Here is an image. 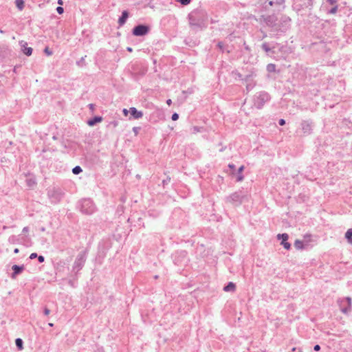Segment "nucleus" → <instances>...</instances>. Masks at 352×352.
<instances>
[{
    "instance_id": "obj_1",
    "label": "nucleus",
    "mask_w": 352,
    "mask_h": 352,
    "mask_svg": "<svg viewBox=\"0 0 352 352\" xmlns=\"http://www.w3.org/2000/svg\"><path fill=\"white\" fill-rule=\"evenodd\" d=\"M189 24L193 28L203 29L206 28L208 24V14L203 10L196 9L190 12L188 15Z\"/></svg>"
},
{
    "instance_id": "obj_2",
    "label": "nucleus",
    "mask_w": 352,
    "mask_h": 352,
    "mask_svg": "<svg viewBox=\"0 0 352 352\" xmlns=\"http://www.w3.org/2000/svg\"><path fill=\"white\" fill-rule=\"evenodd\" d=\"M271 100L270 95L265 91L256 92L253 98L254 107L257 109H261L264 105Z\"/></svg>"
},
{
    "instance_id": "obj_3",
    "label": "nucleus",
    "mask_w": 352,
    "mask_h": 352,
    "mask_svg": "<svg viewBox=\"0 0 352 352\" xmlns=\"http://www.w3.org/2000/svg\"><path fill=\"white\" fill-rule=\"evenodd\" d=\"M80 212L85 214L90 215L95 212L96 207L91 199H83L78 203Z\"/></svg>"
},
{
    "instance_id": "obj_4",
    "label": "nucleus",
    "mask_w": 352,
    "mask_h": 352,
    "mask_svg": "<svg viewBox=\"0 0 352 352\" xmlns=\"http://www.w3.org/2000/svg\"><path fill=\"white\" fill-rule=\"evenodd\" d=\"M247 195L242 190H238L226 198L227 202L232 204L234 206L241 205L243 200L247 198Z\"/></svg>"
},
{
    "instance_id": "obj_5",
    "label": "nucleus",
    "mask_w": 352,
    "mask_h": 352,
    "mask_svg": "<svg viewBox=\"0 0 352 352\" xmlns=\"http://www.w3.org/2000/svg\"><path fill=\"white\" fill-rule=\"evenodd\" d=\"M65 192L58 187H53L47 190V197L52 204H58L63 198Z\"/></svg>"
},
{
    "instance_id": "obj_6",
    "label": "nucleus",
    "mask_w": 352,
    "mask_h": 352,
    "mask_svg": "<svg viewBox=\"0 0 352 352\" xmlns=\"http://www.w3.org/2000/svg\"><path fill=\"white\" fill-rule=\"evenodd\" d=\"M86 254L85 252H80L74 263L72 266V272L77 274L83 267L86 261Z\"/></svg>"
},
{
    "instance_id": "obj_7",
    "label": "nucleus",
    "mask_w": 352,
    "mask_h": 352,
    "mask_svg": "<svg viewBox=\"0 0 352 352\" xmlns=\"http://www.w3.org/2000/svg\"><path fill=\"white\" fill-rule=\"evenodd\" d=\"M149 31L150 28L148 25L144 24H139L133 28L132 34L135 36H143L146 35Z\"/></svg>"
},
{
    "instance_id": "obj_8",
    "label": "nucleus",
    "mask_w": 352,
    "mask_h": 352,
    "mask_svg": "<svg viewBox=\"0 0 352 352\" xmlns=\"http://www.w3.org/2000/svg\"><path fill=\"white\" fill-rule=\"evenodd\" d=\"M338 305L340 309V311L347 314L351 311V298L350 297L344 298L340 300H338Z\"/></svg>"
},
{
    "instance_id": "obj_9",
    "label": "nucleus",
    "mask_w": 352,
    "mask_h": 352,
    "mask_svg": "<svg viewBox=\"0 0 352 352\" xmlns=\"http://www.w3.org/2000/svg\"><path fill=\"white\" fill-rule=\"evenodd\" d=\"M301 129L304 134L309 135L312 132L313 122L311 120H303L301 124Z\"/></svg>"
},
{
    "instance_id": "obj_10",
    "label": "nucleus",
    "mask_w": 352,
    "mask_h": 352,
    "mask_svg": "<svg viewBox=\"0 0 352 352\" xmlns=\"http://www.w3.org/2000/svg\"><path fill=\"white\" fill-rule=\"evenodd\" d=\"M19 45L21 46L22 52L28 56H30L32 55L33 49L30 47H28V43L25 41H19Z\"/></svg>"
},
{
    "instance_id": "obj_11",
    "label": "nucleus",
    "mask_w": 352,
    "mask_h": 352,
    "mask_svg": "<svg viewBox=\"0 0 352 352\" xmlns=\"http://www.w3.org/2000/svg\"><path fill=\"white\" fill-rule=\"evenodd\" d=\"M25 267H24V265H12V270H13V272L11 274V278L12 279H15L16 277L21 274L23 272V271L24 270Z\"/></svg>"
},
{
    "instance_id": "obj_12",
    "label": "nucleus",
    "mask_w": 352,
    "mask_h": 352,
    "mask_svg": "<svg viewBox=\"0 0 352 352\" xmlns=\"http://www.w3.org/2000/svg\"><path fill=\"white\" fill-rule=\"evenodd\" d=\"M11 50L8 45L0 46V57L2 58H7L11 55Z\"/></svg>"
},
{
    "instance_id": "obj_13",
    "label": "nucleus",
    "mask_w": 352,
    "mask_h": 352,
    "mask_svg": "<svg viewBox=\"0 0 352 352\" xmlns=\"http://www.w3.org/2000/svg\"><path fill=\"white\" fill-rule=\"evenodd\" d=\"M129 13L127 10L122 11V14L119 17L118 21V23L119 26H122L126 23V20L129 18Z\"/></svg>"
},
{
    "instance_id": "obj_14",
    "label": "nucleus",
    "mask_w": 352,
    "mask_h": 352,
    "mask_svg": "<svg viewBox=\"0 0 352 352\" xmlns=\"http://www.w3.org/2000/svg\"><path fill=\"white\" fill-rule=\"evenodd\" d=\"M244 80L246 82V89L248 91H251L256 85V83L252 80L251 76H247Z\"/></svg>"
},
{
    "instance_id": "obj_15",
    "label": "nucleus",
    "mask_w": 352,
    "mask_h": 352,
    "mask_svg": "<svg viewBox=\"0 0 352 352\" xmlns=\"http://www.w3.org/2000/svg\"><path fill=\"white\" fill-rule=\"evenodd\" d=\"M129 112L134 119H139L143 116V113L138 111L135 107H131Z\"/></svg>"
},
{
    "instance_id": "obj_16",
    "label": "nucleus",
    "mask_w": 352,
    "mask_h": 352,
    "mask_svg": "<svg viewBox=\"0 0 352 352\" xmlns=\"http://www.w3.org/2000/svg\"><path fill=\"white\" fill-rule=\"evenodd\" d=\"M102 121V117L101 116H94V118L89 119L87 121V124L89 126H94L97 123H99Z\"/></svg>"
},
{
    "instance_id": "obj_17",
    "label": "nucleus",
    "mask_w": 352,
    "mask_h": 352,
    "mask_svg": "<svg viewBox=\"0 0 352 352\" xmlns=\"http://www.w3.org/2000/svg\"><path fill=\"white\" fill-rule=\"evenodd\" d=\"M261 48L267 54H269L270 53H274V49L275 48V46L273 45L272 47H270L267 43H263L261 45Z\"/></svg>"
},
{
    "instance_id": "obj_18",
    "label": "nucleus",
    "mask_w": 352,
    "mask_h": 352,
    "mask_svg": "<svg viewBox=\"0 0 352 352\" xmlns=\"http://www.w3.org/2000/svg\"><path fill=\"white\" fill-rule=\"evenodd\" d=\"M236 289V285L234 283L232 282H229L224 287H223V291L226 292H234Z\"/></svg>"
},
{
    "instance_id": "obj_19",
    "label": "nucleus",
    "mask_w": 352,
    "mask_h": 352,
    "mask_svg": "<svg viewBox=\"0 0 352 352\" xmlns=\"http://www.w3.org/2000/svg\"><path fill=\"white\" fill-rule=\"evenodd\" d=\"M243 169H244V166H241L239 168V169L237 170V173H238L237 178H236L237 182H241L243 179L244 177L242 175V172H243Z\"/></svg>"
},
{
    "instance_id": "obj_20",
    "label": "nucleus",
    "mask_w": 352,
    "mask_h": 352,
    "mask_svg": "<svg viewBox=\"0 0 352 352\" xmlns=\"http://www.w3.org/2000/svg\"><path fill=\"white\" fill-rule=\"evenodd\" d=\"M295 248L296 250H302L304 249L303 242L299 239H296L294 244Z\"/></svg>"
},
{
    "instance_id": "obj_21",
    "label": "nucleus",
    "mask_w": 352,
    "mask_h": 352,
    "mask_svg": "<svg viewBox=\"0 0 352 352\" xmlns=\"http://www.w3.org/2000/svg\"><path fill=\"white\" fill-rule=\"evenodd\" d=\"M217 46L222 52H224L225 51H227L228 53L230 52V51L227 50L228 45H226L221 41L218 42Z\"/></svg>"
},
{
    "instance_id": "obj_22",
    "label": "nucleus",
    "mask_w": 352,
    "mask_h": 352,
    "mask_svg": "<svg viewBox=\"0 0 352 352\" xmlns=\"http://www.w3.org/2000/svg\"><path fill=\"white\" fill-rule=\"evenodd\" d=\"M15 344H16V347L19 350H22L23 349V342L22 339L16 338L15 340Z\"/></svg>"
},
{
    "instance_id": "obj_23",
    "label": "nucleus",
    "mask_w": 352,
    "mask_h": 352,
    "mask_svg": "<svg viewBox=\"0 0 352 352\" xmlns=\"http://www.w3.org/2000/svg\"><path fill=\"white\" fill-rule=\"evenodd\" d=\"M277 238H278V239L281 240V241H287L288 240L289 235L287 234H286V233L278 234L277 235Z\"/></svg>"
},
{
    "instance_id": "obj_24",
    "label": "nucleus",
    "mask_w": 352,
    "mask_h": 352,
    "mask_svg": "<svg viewBox=\"0 0 352 352\" xmlns=\"http://www.w3.org/2000/svg\"><path fill=\"white\" fill-rule=\"evenodd\" d=\"M16 6L20 10H23L24 7V1L23 0H16L15 1Z\"/></svg>"
},
{
    "instance_id": "obj_25",
    "label": "nucleus",
    "mask_w": 352,
    "mask_h": 352,
    "mask_svg": "<svg viewBox=\"0 0 352 352\" xmlns=\"http://www.w3.org/2000/svg\"><path fill=\"white\" fill-rule=\"evenodd\" d=\"M82 172V168L80 166H76L72 169V173L74 175H78V174H80Z\"/></svg>"
},
{
    "instance_id": "obj_26",
    "label": "nucleus",
    "mask_w": 352,
    "mask_h": 352,
    "mask_svg": "<svg viewBox=\"0 0 352 352\" xmlns=\"http://www.w3.org/2000/svg\"><path fill=\"white\" fill-rule=\"evenodd\" d=\"M267 71L268 72H274L276 71V65L274 64H272V63H270L267 65Z\"/></svg>"
},
{
    "instance_id": "obj_27",
    "label": "nucleus",
    "mask_w": 352,
    "mask_h": 352,
    "mask_svg": "<svg viewBox=\"0 0 352 352\" xmlns=\"http://www.w3.org/2000/svg\"><path fill=\"white\" fill-rule=\"evenodd\" d=\"M345 238L346 240L352 239V228L349 229L345 233Z\"/></svg>"
},
{
    "instance_id": "obj_28",
    "label": "nucleus",
    "mask_w": 352,
    "mask_h": 352,
    "mask_svg": "<svg viewBox=\"0 0 352 352\" xmlns=\"http://www.w3.org/2000/svg\"><path fill=\"white\" fill-rule=\"evenodd\" d=\"M280 244L284 247L286 250H289L291 248V244L287 242V241H281Z\"/></svg>"
},
{
    "instance_id": "obj_29",
    "label": "nucleus",
    "mask_w": 352,
    "mask_h": 352,
    "mask_svg": "<svg viewBox=\"0 0 352 352\" xmlns=\"http://www.w3.org/2000/svg\"><path fill=\"white\" fill-rule=\"evenodd\" d=\"M85 57H86V56H85L84 57H82L79 60H78L76 62L77 65H78L79 67L84 66L85 65Z\"/></svg>"
},
{
    "instance_id": "obj_30",
    "label": "nucleus",
    "mask_w": 352,
    "mask_h": 352,
    "mask_svg": "<svg viewBox=\"0 0 352 352\" xmlns=\"http://www.w3.org/2000/svg\"><path fill=\"white\" fill-rule=\"evenodd\" d=\"M192 0H176L177 2L180 3L182 6H187L190 3Z\"/></svg>"
},
{
    "instance_id": "obj_31",
    "label": "nucleus",
    "mask_w": 352,
    "mask_h": 352,
    "mask_svg": "<svg viewBox=\"0 0 352 352\" xmlns=\"http://www.w3.org/2000/svg\"><path fill=\"white\" fill-rule=\"evenodd\" d=\"M44 53L46 54L47 56H51L52 54V51L50 50L48 47H46L44 49Z\"/></svg>"
},
{
    "instance_id": "obj_32",
    "label": "nucleus",
    "mask_w": 352,
    "mask_h": 352,
    "mask_svg": "<svg viewBox=\"0 0 352 352\" xmlns=\"http://www.w3.org/2000/svg\"><path fill=\"white\" fill-rule=\"evenodd\" d=\"M337 11H338V6L336 5L334 7L331 8V10H329V13L335 14L337 12Z\"/></svg>"
},
{
    "instance_id": "obj_33",
    "label": "nucleus",
    "mask_w": 352,
    "mask_h": 352,
    "mask_svg": "<svg viewBox=\"0 0 352 352\" xmlns=\"http://www.w3.org/2000/svg\"><path fill=\"white\" fill-rule=\"evenodd\" d=\"M140 129H141V127H140V126H134L132 130L134 132L135 135H137L138 134L139 131H140Z\"/></svg>"
},
{
    "instance_id": "obj_34",
    "label": "nucleus",
    "mask_w": 352,
    "mask_h": 352,
    "mask_svg": "<svg viewBox=\"0 0 352 352\" xmlns=\"http://www.w3.org/2000/svg\"><path fill=\"white\" fill-rule=\"evenodd\" d=\"M69 285L72 287H76V280L75 279H70L68 281Z\"/></svg>"
},
{
    "instance_id": "obj_35",
    "label": "nucleus",
    "mask_w": 352,
    "mask_h": 352,
    "mask_svg": "<svg viewBox=\"0 0 352 352\" xmlns=\"http://www.w3.org/2000/svg\"><path fill=\"white\" fill-rule=\"evenodd\" d=\"M56 10L59 14H62L64 12V9L61 6H58Z\"/></svg>"
},
{
    "instance_id": "obj_36",
    "label": "nucleus",
    "mask_w": 352,
    "mask_h": 352,
    "mask_svg": "<svg viewBox=\"0 0 352 352\" xmlns=\"http://www.w3.org/2000/svg\"><path fill=\"white\" fill-rule=\"evenodd\" d=\"M170 177L168 176L166 179H164L162 181L163 186H164L165 185H167L170 182Z\"/></svg>"
},
{
    "instance_id": "obj_37",
    "label": "nucleus",
    "mask_w": 352,
    "mask_h": 352,
    "mask_svg": "<svg viewBox=\"0 0 352 352\" xmlns=\"http://www.w3.org/2000/svg\"><path fill=\"white\" fill-rule=\"evenodd\" d=\"M37 258L40 263H43L45 261V257L42 255L38 256Z\"/></svg>"
},
{
    "instance_id": "obj_38",
    "label": "nucleus",
    "mask_w": 352,
    "mask_h": 352,
    "mask_svg": "<svg viewBox=\"0 0 352 352\" xmlns=\"http://www.w3.org/2000/svg\"><path fill=\"white\" fill-rule=\"evenodd\" d=\"M172 120L175 121L177 120H178L179 118V115L177 113H174L173 115H172V117H171Z\"/></svg>"
},
{
    "instance_id": "obj_39",
    "label": "nucleus",
    "mask_w": 352,
    "mask_h": 352,
    "mask_svg": "<svg viewBox=\"0 0 352 352\" xmlns=\"http://www.w3.org/2000/svg\"><path fill=\"white\" fill-rule=\"evenodd\" d=\"M38 254L36 252L32 253L30 256V259H34L35 258H37Z\"/></svg>"
},
{
    "instance_id": "obj_40",
    "label": "nucleus",
    "mask_w": 352,
    "mask_h": 352,
    "mask_svg": "<svg viewBox=\"0 0 352 352\" xmlns=\"http://www.w3.org/2000/svg\"><path fill=\"white\" fill-rule=\"evenodd\" d=\"M278 124H279V125H280V126H283V125H285V120L284 119H280V120H278Z\"/></svg>"
},
{
    "instance_id": "obj_41",
    "label": "nucleus",
    "mask_w": 352,
    "mask_h": 352,
    "mask_svg": "<svg viewBox=\"0 0 352 352\" xmlns=\"http://www.w3.org/2000/svg\"><path fill=\"white\" fill-rule=\"evenodd\" d=\"M228 167L231 170H234L236 168L235 165L233 164H229Z\"/></svg>"
},
{
    "instance_id": "obj_42",
    "label": "nucleus",
    "mask_w": 352,
    "mask_h": 352,
    "mask_svg": "<svg viewBox=\"0 0 352 352\" xmlns=\"http://www.w3.org/2000/svg\"><path fill=\"white\" fill-rule=\"evenodd\" d=\"M314 350L315 351H319L320 350V346L319 344H316L314 346Z\"/></svg>"
},
{
    "instance_id": "obj_43",
    "label": "nucleus",
    "mask_w": 352,
    "mask_h": 352,
    "mask_svg": "<svg viewBox=\"0 0 352 352\" xmlns=\"http://www.w3.org/2000/svg\"><path fill=\"white\" fill-rule=\"evenodd\" d=\"M327 2L331 4V5H335L337 3V1L336 0H327Z\"/></svg>"
},
{
    "instance_id": "obj_44",
    "label": "nucleus",
    "mask_w": 352,
    "mask_h": 352,
    "mask_svg": "<svg viewBox=\"0 0 352 352\" xmlns=\"http://www.w3.org/2000/svg\"><path fill=\"white\" fill-rule=\"evenodd\" d=\"M88 107L91 111H93L95 109V104H89Z\"/></svg>"
},
{
    "instance_id": "obj_45",
    "label": "nucleus",
    "mask_w": 352,
    "mask_h": 352,
    "mask_svg": "<svg viewBox=\"0 0 352 352\" xmlns=\"http://www.w3.org/2000/svg\"><path fill=\"white\" fill-rule=\"evenodd\" d=\"M50 311L49 309H47V308L44 309V314L45 315L47 316L50 314Z\"/></svg>"
},
{
    "instance_id": "obj_46",
    "label": "nucleus",
    "mask_w": 352,
    "mask_h": 352,
    "mask_svg": "<svg viewBox=\"0 0 352 352\" xmlns=\"http://www.w3.org/2000/svg\"><path fill=\"white\" fill-rule=\"evenodd\" d=\"M111 124H112L113 126V127H116L118 126V123L117 121H113V122H111Z\"/></svg>"
},
{
    "instance_id": "obj_47",
    "label": "nucleus",
    "mask_w": 352,
    "mask_h": 352,
    "mask_svg": "<svg viewBox=\"0 0 352 352\" xmlns=\"http://www.w3.org/2000/svg\"><path fill=\"white\" fill-rule=\"evenodd\" d=\"M28 230H29L28 227H24V228H23L22 232H23V233H26V232H28Z\"/></svg>"
},
{
    "instance_id": "obj_48",
    "label": "nucleus",
    "mask_w": 352,
    "mask_h": 352,
    "mask_svg": "<svg viewBox=\"0 0 352 352\" xmlns=\"http://www.w3.org/2000/svg\"><path fill=\"white\" fill-rule=\"evenodd\" d=\"M122 111H123V113H124V116H127V115H128L129 111H128V110H127V109H124L122 110Z\"/></svg>"
},
{
    "instance_id": "obj_49",
    "label": "nucleus",
    "mask_w": 352,
    "mask_h": 352,
    "mask_svg": "<svg viewBox=\"0 0 352 352\" xmlns=\"http://www.w3.org/2000/svg\"><path fill=\"white\" fill-rule=\"evenodd\" d=\"M166 103L168 104V105H170V104L172 103V101L170 99H168L166 100Z\"/></svg>"
},
{
    "instance_id": "obj_50",
    "label": "nucleus",
    "mask_w": 352,
    "mask_h": 352,
    "mask_svg": "<svg viewBox=\"0 0 352 352\" xmlns=\"http://www.w3.org/2000/svg\"><path fill=\"white\" fill-rule=\"evenodd\" d=\"M19 250L18 248H15V249L14 250V254H17V253H19Z\"/></svg>"
},
{
    "instance_id": "obj_51",
    "label": "nucleus",
    "mask_w": 352,
    "mask_h": 352,
    "mask_svg": "<svg viewBox=\"0 0 352 352\" xmlns=\"http://www.w3.org/2000/svg\"><path fill=\"white\" fill-rule=\"evenodd\" d=\"M58 3L59 5H63V0H58Z\"/></svg>"
},
{
    "instance_id": "obj_52",
    "label": "nucleus",
    "mask_w": 352,
    "mask_h": 352,
    "mask_svg": "<svg viewBox=\"0 0 352 352\" xmlns=\"http://www.w3.org/2000/svg\"><path fill=\"white\" fill-rule=\"evenodd\" d=\"M127 51L131 52L133 51V49L130 47H127Z\"/></svg>"
},
{
    "instance_id": "obj_53",
    "label": "nucleus",
    "mask_w": 352,
    "mask_h": 352,
    "mask_svg": "<svg viewBox=\"0 0 352 352\" xmlns=\"http://www.w3.org/2000/svg\"><path fill=\"white\" fill-rule=\"evenodd\" d=\"M45 228H43V227L41 228V230L42 232H44V231H45Z\"/></svg>"
},
{
    "instance_id": "obj_54",
    "label": "nucleus",
    "mask_w": 352,
    "mask_h": 352,
    "mask_svg": "<svg viewBox=\"0 0 352 352\" xmlns=\"http://www.w3.org/2000/svg\"><path fill=\"white\" fill-rule=\"evenodd\" d=\"M270 5L272 6L273 5V1H270Z\"/></svg>"
},
{
    "instance_id": "obj_55",
    "label": "nucleus",
    "mask_w": 352,
    "mask_h": 352,
    "mask_svg": "<svg viewBox=\"0 0 352 352\" xmlns=\"http://www.w3.org/2000/svg\"><path fill=\"white\" fill-rule=\"evenodd\" d=\"M49 325H50V327H52V326H53V324H52V323H49Z\"/></svg>"
},
{
    "instance_id": "obj_56",
    "label": "nucleus",
    "mask_w": 352,
    "mask_h": 352,
    "mask_svg": "<svg viewBox=\"0 0 352 352\" xmlns=\"http://www.w3.org/2000/svg\"><path fill=\"white\" fill-rule=\"evenodd\" d=\"M195 130L199 131V129H197V127H195Z\"/></svg>"
},
{
    "instance_id": "obj_57",
    "label": "nucleus",
    "mask_w": 352,
    "mask_h": 352,
    "mask_svg": "<svg viewBox=\"0 0 352 352\" xmlns=\"http://www.w3.org/2000/svg\"><path fill=\"white\" fill-rule=\"evenodd\" d=\"M195 130L199 131V129H197V127H195Z\"/></svg>"
},
{
    "instance_id": "obj_58",
    "label": "nucleus",
    "mask_w": 352,
    "mask_h": 352,
    "mask_svg": "<svg viewBox=\"0 0 352 352\" xmlns=\"http://www.w3.org/2000/svg\"><path fill=\"white\" fill-rule=\"evenodd\" d=\"M154 278H155V279H157V278H158V276H157V275H156V276H155V277H154Z\"/></svg>"
},
{
    "instance_id": "obj_59",
    "label": "nucleus",
    "mask_w": 352,
    "mask_h": 352,
    "mask_svg": "<svg viewBox=\"0 0 352 352\" xmlns=\"http://www.w3.org/2000/svg\"><path fill=\"white\" fill-rule=\"evenodd\" d=\"M295 350H296V348H294H294L292 349V351H295Z\"/></svg>"
},
{
    "instance_id": "obj_60",
    "label": "nucleus",
    "mask_w": 352,
    "mask_h": 352,
    "mask_svg": "<svg viewBox=\"0 0 352 352\" xmlns=\"http://www.w3.org/2000/svg\"><path fill=\"white\" fill-rule=\"evenodd\" d=\"M266 36H267V35H266L265 34H263V38L266 37Z\"/></svg>"
}]
</instances>
